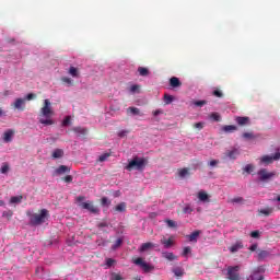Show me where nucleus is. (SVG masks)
<instances>
[{
	"label": "nucleus",
	"instance_id": "obj_60",
	"mask_svg": "<svg viewBox=\"0 0 280 280\" xmlns=\"http://www.w3.org/2000/svg\"><path fill=\"white\" fill-rule=\"evenodd\" d=\"M159 115H163V109H156L153 112V116L156 117Z\"/></svg>",
	"mask_w": 280,
	"mask_h": 280
},
{
	"label": "nucleus",
	"instance_id": "obj_15",
	"mask_svg": "<svg viewBox=\"0 0 280 280\" xmlns=\"http://www.w3.org/2000/svg\"><path fill=\"white\" fill-rule=\"evenodd\" d=\"M200 230H196L194 231L191 234L187 235V240L189 242H194L196 244V242H198V237H200Z\"/></svg>",
	"mask_w": 280,
	"mask_h": 280
},
{
	"label": "nucleus",
	"instance_id": "obj_21",
	"mask_svg": "<svg viewBox=\"0 0 280 280\" xmlns=\"http://www.w3.org/2000/svg\"><path fill=\"white\" fill-rule=\"evenodd\" d=\"M161 244H163L164 248H172V246H174V240H172V237H170L168 240H161Z\"/></svg>",
	"mask_w": 280,
	"mask_h": 280
},
{
	"label": "nucleus",
	"instance_id": "obj_33",
	"mask_svg": "<svg viewBox=\"0 0 280 280\" xmlns=\"http://www.w3.org/2000/svg\"><path fill=\"white\" fill-rule=\"evenodd\" d=\"M180 178H185V176H189V168H180L178 172Z\"/></svg>",
	"mask_w": 280,
	"mask_h": 280
},
{
	"label": "nucleus",
	"instance_id": "obj_9",
	"mask_svg": "<svg viewBox=\"0 0 280 280\" xmlns=\"http://www.w3.org/2000/svg\"><path fill=\"white\" fill-rule=\"evenodd\" d=\"M235 122L237 126H250V118L248 116H236Z\"/></svg>",
	"mask_w": 280,
	"mask_h": 280
},
{
	"label": "nucleus",
	"instance_id": "obj_43",
	"mask_svg": "<svg viewBox=\"0 0 280 280\" xmlns=\"http://www.w3.org/2000/svg\"><path fill=\"white\" fill-rule=\"evenodd\" d=\"M110 280H124V278H121V275H119L117 272H113L110 275Z\"/></svg>",
	"mask_w": 280,
	"mask_h": 280
},
{
	"label": "nucleus",
	"instance_id": "obj_57",
	"mask_svg": "<svg viewBox=\"0 0 280 280\" xmlns=\"http://www.w3.org/2000/svg\"><path fill=\"white\" fill-rule=\"evenodd\" d=\"M97 228L98 229H106V228H108V224L106 222H101V223L97 224Z\"/></svg>",
	"mask_w": 280,
	"mask_h": 280
},
{
	"label": "nucleus",
	"instance_id": "obj_34",
	"mask_svg": "<svg viewBox=\"0 0 280 280\" xmlns=\"http://www.w3.org/2000/svg\"><path fill=\"white\" fill-rule=\"evenodd\" d=\"M69 73L70 75H72V78H78V75H80V73L78 72V68L75 67H70Z\"/></svg>",
	"mask_w": 280,
	"mask_h": 280
},
{
	"label": "nucleus",
	"instance_id": "obj_49",
	"mask_svg": "<svg viewBox=\"0 0 280 280\" xmlns=\"http://www.w3.org/2000/svg\"><path fill=\"white\" fill-rule=\"evenodd\" d=\"M231 202H232L233 205L240 203V202H244V198H242V197H235V198L231 199Z\"/></svg>",
	"mask_w": 280,
	"mask_h": 280
},
{
	"label": "nucleus",
	"instance_id": "obj_35",
	"mask_svg": "<svg viewBox=\"0 0 280 280\" xmlns=\"http://www.w3.org/2000/svg\"><path fill=\"white\" fill-rule=\"evenodd\" d=\"M250 237H253L254 240H259V237H261V232H259V230L253 231L250 232Z\"/></svg>",
	"mask_w": 280,
	"mask_h": 280
},
{
	"label": "nucleus",
	"instance_id": "obj_29",
	"mask_svg": "<svg viewBox=\"0 0 280 280\" xmlns=\"http://www.w3.org/2000/svg\"><path fill=\"white\" fill-rule=\"evenodd\" d=\"M247 280H264V276L259 275V272H254Z\"/></svg>",
	"mask_w": 280,
	"mask_h": 280
},
{
	"label": "nucleus",
	"instance_id": "obj_44",
	"mask_svg": "<svg viewBox=\"0 0 280 280\" xmlns=\"http://www.w3.org/2000/svg\"><path fill=\"white\" fill-rule=\"evenodd\" d=\"M243 139H256L255 135L253 132H244Z\"/></svg>",
	"mask_w": 280,
	"mask_h": 280
},
{
	"label": "nucleus",
	"instance_id": "obj_56",
	"mask_svg": "<svg viewBox=\"0 0 280 280\" xmlns=\"http://www.w3.org/2000/svg\"><path fill=\"white\" fill-rule=\"evenodd\" d=\"M194 128H198V130H202V128H205V125L202 122H196L194 125Z\"/></svg>",
	"mask_w": 280,
	"mask_h": 280
},
{
	"label": "nucleus",
	"instance_id": "obj_40",
	"mask_svg": "<svg viewBox=\"0 0 280 280\" xmlns=\"http://www.w3.org/2000/svg\"><path fill=\"white\" fill-rule=\"evenodd\" d=\"M121 244H124V240L122 238H118L115 244L113 245V250H117V248H119V246H121Z\"/></svg>",
	"mask_w": 280,
	"mask_h": 280
},
{
	"label": "nucleus",
	"instance_id": "obj_53",
	"mask_svg": "<svg viewBox=\"0 0 280 280\" xmlns=\"http://www.w3.org/2000/svg\"><path fill=\"white\" fill-rule=\"evenodd\" d=\"M115 262H116V260L113 259V258H107V259H106V266H107L108 268H110Z\"/></svg>",
	"mask_w": 280,
	"mask_h": 280
},
{
	"label": "nucleus",
	"instance_id": "obj_16",
	"mask_svg": "<svg viewBox=\"0 0 280 280\" xmlns=\"http://www.w3.org/2000/svg\"><path fill=\"white\" fill-rule=\"evenodd\" d=\"M172 272L177 279L185 276V269L183 267H175L172 269Z\"/></svg>",
	"mask_w": 280,
	"mask_h": 280
},
{
	"label": "nucleus",
	"instance_id": "obj_58",
	"mask_svg": "<svg viewBox=\"0 0 280 280\" xmlns=\"http://www.w3.org/2000/svg\"><path fill=\"white\" fill-rule=\"evenodd\" d=\"M218 163H220V161L212 160V161L209 162V165H210V167H215V165H218Z\"/></svg>",
	"mask_w": 280,
	"mask_h": 280
},
{
	"label": "nucleus",
	"instance_id": "obj_14",
	"mask_svg": "<svg viewBox=\"0 0 280 280\" xmlns=\"http://www.w3.org/2000/svg\"><path fill=\"white\" fill-rule=\"evenodd\" d=\"M197 198L200 200V202H210L209 194H207L205 190H200L197 195Z\"/></svg>",
	"mask_w": 280,
	"mask_h": 280
},
{
	"label": "nucleus",
	"instance_id": "obj_41",
	"mask_svg": "<svg viewBox=\"0 0 280 280\" xmlns=\"http://www.w3.org/2000/svg\"><path fill=\"white\" fill-rule=\"evenodd\" d=\"M164 102H165V104H172V102H174V96H172L170 94H165Z\"/></svg>",
	"mask_w": 280,
	"mask_h": 280
},
{
	"label": "nucleus",
	"instance_id": "obj_36",
	"mask_svg": "<svg viewBox=\"0 0 280 280\" xmlns=\"http://www.w3.org/2000/svg\"><path fill=\"white\" fill-rule=\"evenodd\" d=\"M194 106H197L198 108H202V106H206L207 101H192Z\"/></svg>",
	"mask_w": 280,
	"mask_h": 280
},
{
	"label": "nucleus",
	"instance_id": "obj_13",
	"mask_svg": "<svg viewBox=\"0 0 280 280\" xmlns=\"http://www.w3.org/2000/svg\"><path fill=\"white\" fill-rule=\"evenodd\" d=\"M170 86H172V89H178L183 86V83L180 82V79H178L177 77H172L170 79Z\"/></svg>",
	"mask_w": 280,
	"mask_h": 280
},
{
	"label": "nucleus",
	"instance_id": "obj_6",
	"mask_svg": "<svg viewBox=\"0 0 280 280\" xmlns=\"http://www.w3.org/2000/svg\"><path fill=\"white\" fill-rule=\"evenodd\" d=\"M228 279L240 280V266L228 267Z\"/></svg>",
	"mask_w": 280,
	"mask_h": 280
},
{
	"label": "nucleus",
	"instance_id": "obj_7",
	"mask_svg": "<svg viewBox=\"0 0 280 280\" xmlns=\"http://www.w3.org/2000/svg\"><path fill=\"white\" fill-rule=\"evenodd\" d=\"M80 207L82 209H85L86 211H90V213H94V214H97L100 213V208H97L93 201H88V202H82L80 205Z\"/></svg>",
	"mask_w": 280,
	"mask_h": 280
},
{
	"label": "nucleus",
	"instance_id": "obj_42",
	"mask_svg": "<svg viewBox=\"0 0 280 280\" xmlns=\"http://www.w3.org/2000/svg\"><path fill=\"white\" fill-rule=\"evenodd\" d=\"M166 224L170 229H176L177 224H176V221L174 220H166Z\"/></svg>",
	"mask_w": 280,
	"mask_h": 280
},
{
	"label": "nucleus",
	"instance_id": "obj_50",
	"mask_svg": "<svg viewBox=\"0 0 280 280\" xmlns=\"http://www.w3.org/2000/svg\"><path fill=\"white\" fill-rule=\"evenodd\" d=\"M189 253H191V247L187 246V247H184V250H183V257H187L189 255Z\"/></svg>",
	"mask_w": 280,
	"mask_h": 280
},
{
	"label": "nucleus",
	"instance_id": "obj_47",
	"mask_svg": "<svg viewBox=\"0 0 280 280\" xmlns=\"http://www.w3.org/2000/svg\"><path fill=\"white\" fill-rule=\"evenodd\" d=\"M24 100L25 102H32V100H36V94L30 93Z\"/></svg>",
	"mask_w": 280,
	"mask_h": 280
},
{
	"label": "nucleus",
	"instance_id": "obj_52",
	"mask_svg": "<svg viewBox=\"0 0 280 280\" xmlns=\"http://www.w3.org/2000/svg\"><path fill=\"white\" fill-rule=\"evenodd\" d=\"M210 117L213 119V121H220V114L218 113H212Z\"/></svg>",
	"mask_w": 280,
	"mask_h": 280
},
{
	"label": "nucleus",
	"instance_id": "obj_63",
	"mask_svg": "<svg viewBox=\"0 0 280 280\" xmlns=\"http://www.w3.org/2000/svg\"><path fill=\"white\" fill-rule=\"evenodd\" d=\"M78 202H82V200H84V197L80 196L77 198Z\"/></svg>",
	"mask_w": 280,
	"mask_h": 280
},
{
	"label": "nucleus",
	"instance_id": "obj_1",
	"mask_svg": "<svg viewBox=\"0 0 280 280\" xmlns=\"http://www.w3.org/2000/svg\"><path fill=\"white\" fill-rule=\"evenodd\" d=\"M51 117H54L51 102L46 98L39 112V124H43V126H54V120L51 119Z\"/></svg>",
	"mask_w": 280,
	"mask_h": 280
},
{
	"label": "nucleus",
	"instance_id": "obj_2",
	"mask_svg": "<svg viewBox=\"0 0 280 280\" xmlns=\"http://www.w3.org/2000/svg\"><path fill=\"white\" fill-rule=\"evenodd\" d=\"M27 215H30V222L33 226H39L49 220V210L42 209L39 213H27Z\"/></svg>",
	"mask_w": 280,
	"mask_h": 280
},
{
	"label": "nucleus",
	"instance_id": "obj_25",
	"mask_svg": "<svg viewBox=\"0 0 280 280\" xmlns=\"http://www.w3.org/2000/svg\"><path fill=\"white\" fill-rule=\"evenodd\" d=\"M270 255V252L268 250H259L258 252V259L259 261H264V259H267V257Z\"/></svg>",
	"mask_w": 280,
	"mask_h": 280
},
{
	"label": "nucleus",
	"instance_id": "obj_12",
	"mask_svg": "<svg viewBox=\"0 0 280 280\" xmlns=\"http://www.w3.org/2000/svg\"><path fill=\"white\" fill-rule=\"evenodd\" d=\"M13 107L16 110H25V98H16L13 103Z\"/></svg>",
	"mask_w": 280,
	"mask_h": 280
},
{
	"label": "nucleus",
	"instance_id": "obj_8",
	"mask_svg": "<svg viewBox=\"0 0 280 280\" xmlns=\"http://www.w3.org/2000/svg\"><path fill=\"white\" fill-rule=\"evenodd\" d=\"M133 264H136V266H140V268H142V270H144V272H150L151 270H154V267L150 266V264L145 262L143 260V258H136L133 260Z\"/></svg>",
	"mask_w": 280,
	"mask_h": 280
},
{
	"label": "nucleus",
	"instance_id": "obj_20",
	"mask_svg": "<svg viewBox=\"0 0 280 280\" xmlns=\"http://www.w3.org/2000/svg\"><path fill=\"white\" fill-rule=\"evenodd\" d=\"M242 248H244V244H242V242H237L230 247V252L237 253V250H242Z\"/></svg>",
	"mask_w": 280,
	"mask_h": 280
},
{
	"label": "nucleus",
	"instance_id": "obj_45",
	"mask_svg": "<svg viewBox=\"0 0 280 280\" xmlns=\"http://www.w3.org/2000/svg\"><path fill=\"white\" fill-rule=\"evenodd\" d=\"M253 170H255V166H253V164H247L244 168V172H246L247 174H250Z\"/></svg>",
	"mask_w": 280,
	"mask_h": 280
},
{
	"label": "nucleus",
	"instance_id": "obj_46",
	"mask_svg": "<svg viewBox=\"0 0 280 280\" xmlns=\"http://www.w3.org/2000/svg\"><path fill=\"white\" fill-rule=\"evenodd\" d=\"M61 180H63V183H73V176L67 175L62 177Z\"/></svg>",
	"mask_w": 280,
	"mask_h": 280
},
{
	"label": "nucleus",
	"instance_id": "obj_26",
	"mask_svg": "<svg viewBox=\"0 0 280 280\" xmlns=\"http://www.w3.org/2000/svg\"><path fill=\"white\" fill-rule=\"evenodd\" d=\"M115 211L118 213H124L126 212V202H120L115 207Z\"/></svg>",
	"mask_w": 280,
	"mask_h": 280
},
{
	"label": "nucleus",
	"instance_id": "obj_5",
	"mask_svg": "<svg viewBox=\"0 0 280 280\" xmlns=\"http://www.w3.org/2000/svg\"><path fill=\"white\" fill-rule=\"evenodd\" d=\"M259 180L266 183V180H272L277 176V172H268L266 168L258 171Z\"/></svg>",
	"mask_w": 280,
	"mask_h": 280
},
{
	"label": "nucleus",
	"instance_id": "obj_3",
	"mask_svg": "<svg viewBox=\"0 0 280 280\" xmlns=\"http://www.w3.org/2000/svg\"><path fill=\"white\" fill-rule=\"evenodd\" d=\"M145 165H148V159L135 156L129 161L128 165L125 166V170H127V172H132V170L143 172L145 170Z\"/></svg>",
	"mask_w": 280,
	"mask_h": 280
},
{
	"label": "nucleus",
	"instance_id": "obj_55",
	"mask_svg": "<svg viewBox=\"0 0 280 280\" xmlns=\"http://www.w3.org/2000/svg\"><path fill=\"white\" fill-rule=\"evenodd\" d=\"M130 131L129 130H121L118 132V137L124 138L126 137Z\"/></svg>",
	"mask_w": 280,
	"mask_h": 280
},
{
	"label": "nucleus",
	"instance_id": "obj_27",
	"mask_svg": "<svg viewBox=\"0 0 280 280\" xmlns=\"http://www.w3.org/2000/svg\"><path fill=\"white\" fill-rule=\"evenodd\" d=\"M23 200V196H14L11 197L10 202L11 205H19L20 202H22Z\"/></svg>",
	"mask_w": 280,
	"mask_h": 280
},
{
	"label": "nucleus",
	"instance_id": "obj_23",
	"mask_svg": "<svg viewBox=\"0 0 280 280\" xmlns=\"http://www.w3.org/2000/svg\"><path fill=\"white\" fill-rule=\"evenodd\" d=\"M223 132H235L237 130V126L235 125H225L222 128Z\"/></svg>",
	"mask_w": 280,
	"mask_h": 280
},
{
	"label": "nucleus",
	"instance_id": "obj_64",
	"mask_svg": "<svg viewBox=\"0 0 280 280\" xmlns=\"http://www.w3.org/2000/svg\"><path fill=\"white\" fill-rule=\"evenodd\" d=\"M120 195H121V192L118 190V191L115 192L114 196H115V198H118V196H120Z\"/></svg>",
	"mask_w": 280,
	"mask_h": 280
},
{
	"label": "nucleus",
	"instance_id": "obj_51",
	"mask_svg": "<svg viewBox=\"0 0 280 280\" xmlns=\"http://www.w3.org/2000/svg\"><path fill=\"white\" fill-rule=\"evenodd\" d=\"M61 81H63L66 84H69L70 86L73 84V80H71V78L63 77L61 78Z\"/></svg>",
	"mask_w": 280,
	"mask_h": 280
},
{
	"label": "nucleus",
	"instance_id": "obj_10",
	"mask_svg": "<svg viewBox=\"0 0 280 280\" xmlns=\"http://www.w3.org/2000/svg\"><path fill=\"white\" fill-rule=\"evenodd\" d=\"M71 167L67 165H60L55 170V176H62L63 174H70Z\"/></svg>",
	"mask_w": 280,
	"mask_h": 280
},
{
	"label": "nucleus",
	"instance_id": "obj_62",
	"mask_svg": "<svg viewBox=\"0 0 280 280\" xmlns=\"http://www.w3.org/2000/svg\"><path fill=\"white\" fill-rule=\"evenodd\" d=\"M3 95H4L5 97H8V95H12V91L7 90V91H4Z\"/></svg>",
	"mask_w": 280,
	"mask_h": 280
},
{
	"label": "nucleus",
	"instance_id": "obj_59",
	"mask_svg": "<svg viewBox=\"0 0 280 280\" xmlns=\"http://www.w3.org/2000/svg\"><path fill=\"white\" fill-rule=\"evenodd\" d=\"M137 91H139V85H131L130 92L131 93H137Z\"/></svg>",
	"mask_w": 280,
	"mask_h": 280
},
{
	"label": "nucleus",
	"instance_id": "obj_38",
	"mask_svg": "<svg viewBox=\"0 0 280 280\" xmlns=\"http://www.w3.org/2000/svg\"><path fill=\"white\" fill-rule=\"evenodd\" d=\"M109 156L110 153H103L102 155L98 156L100 163H104V161H107Z\"/></svg>",
	"mask_w": 280,
	"mask_h": 280
},
{
	"label": "nucleus",
	"instance_id": "obj_48",
	"mask_svg": "<svg viewBox=\"0 0 280 280\" xmlns=\"http://www.w3.org/2000/svg\"><path fill=\"white\" fill-rule=\"evenodd\" d=\"M212 95H214V97H224V94L220 90H214Z\"/></svg>",
	"mask_w": 280,
	"mask_h": 280
},
{
	"label": "nucleus",
	"instance_id": "obj_18",
	"mask_svg": "<svg viewBox=\"0 0 280 280\" xmlns=\"http://www.w3.org/2000/svg\"><path fill=\"white\" fill-rule=\"evenodd\" d=\"M155 247H156V245L154 243H150V242L143 243L140 246L139 252L140 253H145V250H150V248H155Z\"/></svg>",
	"mask_w": 280,
	"mask_h": 280
},
{
	"label": "nucleus",
	"instance_id": "obj_17",
	"mask_svg": "<svg viewBox=\"0 0 280 280\" xmlns=\"http://www.w3.org/2000/svg\"><path fill=\"white\" fill-rule=\"evenodd\" d=\"M162 257L164 259H167V261H175L176 259H178V256L174 255V253L172 252L162 253Z\"/></svg>",
	"mask_w": 280,
	"mask_h": 280
},
{
	"label": "nucleus",
	"instance_id": "obj_28",
	"mask_svg": "<svg viewBox=\"0 0 280 280\" xmlns=\"http://www.w3.org/2000/svg\"><path fill=\"white\" fill-rule=\"evenodd\" d=\"M72 130L77 135H86V132H88L86 128H82V127H74V128H72Z\"/></svg>",
	"mask_w": 280,
	"mask_h": 280
},
{
	"label": "nucleus",
	"instance_id": "obj_22",
	"mask_svg": "<svg viewBox=\"0 0 280 280\" xmlns=\"http://www.w3.org/2000/svg\"><path fill=\"white\" fill-rule=\"evenodd\" d=\"M225 155L229 158V159H237V156H240V151L237 149H233L231 151H228L225 153Z\"/></svg>",
	"mask_w": 280,
	"mask_h": 280
},
{
	"label": "nucleus",
	"instance_id": "obj_30",
	"mask_svg": "<svg viewBox=\"0 0 280 280\" xmlns=\"http://www.w3.org/2000/svg\"><path fill=\"white\" fill-rule=\"evenodd\" d=\"M272 211H273L272 208H265V209L259 210V214L268 217V215H270V213H272Z\"/></svg>",
	"mask_w": 280,
	"mask_h": 280
},
{
	"label": "nucleus",
	"instance_id": "obj_37",
	"mask_svg": "<svg viewBox=\"0 0 280 280\" xmlns=\"http://www.w3.org/2000/svg\"><path fill=\"white\" fill-rule=\"evenodd\" d=\"M101 205H102V207H110V200L107 199V197H103L101 199Z\"/></svg>",
	"mask_w": 280,
	"mask_h": 280
},
{
	"label": "nucleus",
	"instance_id": "obj_11",
	"mask_svg": "<svg viewBox=\"0 0 280 280\" xmlns=\"http://www.w3.org/2000/svg\"><path fill=\"white\" fill-rule=\"evenodd\" d=\"M15 132L16 131L14 129H8L7 131H4V133H3L4 143L12 142V139L14 138Z\"/></svg>",
	"mask_w": 280,
	"mask_h": 280
},
{
	"label": "nucleus",
	"instance_id": "obj_31",
	"mask_svg": "<svg viewBox=\"0 0 280 280\" xmlns=\"http://www.w3.org/2000/svg\"><path fill=\"white\" fill-rule=\"evenodd\" d=\"M183 213H188V214H191L194 213V208H191V205L189 203H186L183 208Z\"/></svg>",
	"mask_w": 280,
	"mask_h": 280
},
{
	"label": "nucleus",
	"instance_id": "obj_19",
	"mask_svg": "<svg viewBox=\"0 0 280 280\" xmlns=\"http://www.w3.org/2000/svg\"><path fill=\"white\" fill-rule=\"evenodd\" d=\"M51 156L52 159H62V156H65V150L55 149Z\"/></svg>",
	"mask_w": 280,
	"mask_h": 280
},
{
	"label": "nucleus",
	"instance_id": "obj_32",
	"mask_svg": "<svg viewBox=\"0 0 280 280\" xmlns=\"http://www.w3.org/2000/svg\"><path fill=\"white\" fill-rule=\"evenodd\" d=\"M127 113H131V115H141V110L137 107L127 108Z\"/></svg>",
	"mask_w": 280,
	"mask_h": 280
},
{
	"label": "nucleus",
	"instance_id": "obj_4",
	"mask_svg": "<svg viewBox=\"0 0 280 280\" xmlns=\"http://www.w3.org/2000/svg\"><path fill=\"white\" fill-rule=\"evenodd\" d=\"M275 161H280V148L276 149V153L273 155H264L260 159V163H264L265 165H271Z\"/></svg>",
	"mask_w": 280,
	"mask_h": 280
},
{
	"label": "nucleus",
	"instance_id": "obj_24",
	"mask_svg": "<svg viewBox=\"0 0 280 280\" xmlns=\"http://www.w3.org/2000/svg\"><path fill=\"white\" fill-rule=\"evenodd\" d=\"M138 73L142 78H147V75H150V70L148 68L139 67L138 68Z\"/></svg>",
	"mask_w": 280,
	"mask_h": 280
},
{
	"label": "nucleus",
	"instance_id": "obj_54",
	"mask_svg": "<svg viewBox=\"0 0 280 280\" xmlns=\"http://www.w3.org/2000/svg\"><path fill=\"white\" fill-rule=\"evenodd\" d=\"M69 124H71V117L67 116L62 121V126H69Z\"/></svg>",
	"mask_w": 280,
	"mask_h": 280
},
{
	"label": "nucleus",
	"instance_id": "obj_61",
	"mask_svg": "<svg viewBox=\"0 0 280 280\" xmlns=\"http://www.w3.org/2000/svg\"><path fill=\"white\" fill-rule=\"evenodd\" d=\"M249 250H252V253H255V250H257V244H253V245L249 247Z\"/></svg>",
	"mask_w": 280,
	"mask_h": 280
},
{
	"label": "nucleus",
	"instance_id": "obj_39",
	"mask_svg": "<svg viewBox=\"0 0 280 280\" xmlns=\"http://www.w3.org/2000/svg\"><path fill=\"white\" fill-rule=\"evenodd\" d=\"M0 172L1 174H8V172H10V165L8 163H4L0 168Z\"/></svg>",
	"mask_w": 280,
	"mask_h": 280
}]
</instances>
